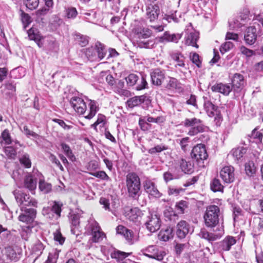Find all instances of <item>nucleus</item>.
I'll use <instances>...</instances> for the list:
<instances>
[{
	"label": "nucleus",
	"mask_w": 263,
	"mask_h": 263,
	"mask_svg": "<svg viewBox=\"0 0 263 263\" xmlns=\"http://www.w3.org/2000/svg\"><path fill=\"white\" fill-rule=\"evenodd\" d=\"M126 185L129 196L137 199L140 195L141 182L139 177L135 173H129L126 177Z\"/></svg>",
	"instance_id": "obj_1"
},
{
	"label": "nucleus",
	"mask_w": 263,
	"mask_h": 263,
	"mask_svg": "<svg viewBox=\"0 0 263 263\" xmlns=\"http://www.w3.org/2000/svg\"><path fill=\"white\" fill-rule=\"evenodd\" d=\"M219 208L216 205H210L206 207L203 215L204 223L208 228H214L219 222Z\"/></svg>",
	"instance_id": "obj_2"
},
{
	"label": "nucleus",
	"mask_w": 263,
	"mask_h": 263,
	"mask_svg": "<svg viewBox=\"0 0 263 263\" xmlns=\"http://www.w3.org/2000/svg\"><path fill=\"white\" fill-rule=\"evenodd\" d=\"M182 125L185 127H191L187 132V135L194 136L198 133L205 131V126L200 119L196 118H186L182 122Z\"/></svg>",
	"instance_id": "obj_3"
},
{
	"label": "nucleus",
	"mask_w": 263,
	"mask_h": 263,
	"mask_svg": "<svg viewBox=\"0 0 263 263\" xmlns=\"http://www.w3.org/2000/svg\"><path fill=\"white\" fill-rule=\"evenodd\" d=\"M86 232L91 235L90 240L94 243L99 242L105 237V234L101 231L99 223L95 220H90L86 227Z\"/></svg>",
	"instance_id": "obj_4"
},
{
	"label": "nucleus",
	"mask_w": 263,
	"mask_h": 263,
	"mask_svg": "<svg viewBox=\"0 0 263 263\" xmlns=\"http://www.w3.org/2000/svg\"><path fill=\"white\" fill-rule=\"evenodd\" d=\"M204 100V108L210 117H214L217 122L222 120V117L219 108L214 105L206 97H203Z\"/></svg>",
	"instance_id": "obj_5"
},
{
	"label": "nucleus",
	"mask_w": 263,
	"mask_h": 263,
	"mask_svg": "<svg viewBox=\"0 0 263 263\" xmlns=\"http://www.w3.org/2000/svg\"><path fill=\"white\" fill-rule=\"evenodd\" d=\"M204 100V108L210 117H214L217 122L222 120V117L219 108L214 105L206 97H203Z\"/></svg>",
	"instance_id": "obj_6"
},
{
	"label": "nucleus",
	"mask_w": 263,
	"mask_h": 263,
	"mask_svg": "<svg viewBox=\"0 0 263 263\" xmlns=\"http://www.w3.org/2000/svg\"><path fill=\"white\" fill-rule=\"evenodd\" d=\"M161 224L160 216L155 213H149L144 223L146 229L151 233H155L159 230Z\"/></svg>",
	"instance_id": "obj_7"
},
{
	"label": "nucleus",
	"mask_w": 263,
	"mask_h": 263,
	"mask_svg": "<svg viewBox=\"0 0 263 263\" xmlns=\"http://www.w3.org/2000/svg\"><path fill=\"white\" fill-rule=\"evenodd\" d=\"M192 158L196 160L200 165L203 163V161L206 160L208 155L205 149V145L203 144H198L195 146L191 154Z\"/></svg>",
	"instance_id": "obj_8"
},
{
	"label": "nucleus",
	"mask_w": 263,
	"mask_h": 263,
	"mask_svg": "<svg viewBox=\"0 0 263 263\" xmlns=\"http://www.w3.org/2000/svg\"><path fill=\"white\" fill-rule=\"evenodd\" d=\"M176 234L180 239H184L189 234L193 232L191 225L185 220H181L176 224Z\"/></svg>",
	"instance_id": "obj_9"
},
{
	"label": "nucleus",
	"mask_w": 263,
	"mask_h": 263,
	"mask_svg": "<svg viewBox=\"0 0 263 263\" xmlns=\"http://www.w3.org/2000/svg\"><path fill=\"white\" fill-rule=\"evenodd\" d=\"M22 212L18 219L23 222L29 224L33 222L36 218V210L33 208H27L25 206L21 207Z\"/></svg>",
	"instance_id": "obj_10"
},
{
	"label": "nucleus",
	"mask_w": 263,
	"mask_h": 263,
	"mask_svg": "<svg viewBox=\"0 0 263 263\" xmlns=\"http://www.w3.org/2000/svg\"><path fill=\"white\" fill-rule=\"evenodd\" d=\"M37 171L27 173L24 178V186L30 191H33L36 187L37 177L41 176Z\"/></svg>",
	"instance_id": "obj_11"
},
{
	"label": "nucleus",
	"mask_w": 263,
	"mask_h": 263,
	"mask_svg": "<svg viewBox=\"0 0 263 263\" xmlns=\"http://www.w3.org/2000/svg\"><path fill=\"white\" fill-rule=\"evenodd\" d=\"M258 32V28L256 25H254L247 28L245 34L244 39L248 45H253L256 41L257 35H260Z\"/></svg>",
	"instance_id": "obj_12"
},
{
	"label": "nucleus",
	"mask_w": 263,
	"mask_h": 263,
	"mask_svg": "<svg viewBox=\"0 0 263 263\" xmlns=\"http://www.w3.org/2000/svg\"><path fill=\"white\" fill-rule=\"evenodd\" d=\"M220 176L226 183L233 182L235 180L234 168L232 166L223 167L220 172Z\"/></svg>",
	"instance_id": "obj_13"
},
{
	"label": "nucleus",
	"mask_w": 263,
	"mask_h": 263,
	"mask_svg": "<svg viewBox=\"0 0 263 263\" xmlns=\"http://www.w3.org/2000/svg\"><path fill=\"white\" fill-rule=\"evenodd\" d=\"M72 107L80 115L84 114L86 110V104L84 100L79 97H73L70 101Z\"/></svg>",
	"instance_id": "obj_14"
},
{
	"label": "nucleus",
	"mask_w": 263,
	"mask_h": 263,
	"mask_svg": "<svg viewBox=\"0 0 263 263\" xmlns=\"http://www.w3.org/2000/svg\"><path fill=\"white\" fill-rule=\"evenodd\" d=\"M152 83L156 86H160L165 79V71L156 68L151 72Z\"/></svg>",
	"instance_id": "obj_15"
},
{
	"label": "nucleus",
	"mask_w": 263,
	"mask_h": 263,
	"mask_svg": "<svg viewBox=\"0 0 263 263\" xmlns=\"http://www.w3.org/2000/svg\"><path fill=\"white\" fill-rule=\"evenodd\" d=\"M232 89L234 92H239L242 89L245 85V79L243 75L236 73L231 78Z\"/></svg>",
	"instance_id": "obj_16"
},
{
	"label": "nucleus",
	"mask_w": 263,
	"mask_h": 263,
	"mask_svg": "<svg viewBox=\"0 0 263 263\" xmlns=\"http://www.w3.org/2000/svg\"><path fill=\"white\" fill-rule=\"evenodd\" d=\"M144 189L149 195L155 198H160L162 194L158 191L155 183L151 180H146L143 184Z\"/></svg>",
	"instance_id": "obj_17"
},
{
	"label": "nucleus",
	"mask_w": 263,
	"mask_h": 263,
	"mask_svg": "<svg viewBox=\"0 0 263 263\" xmlns=\"http://www.w3.org/2000/svg\"><path fill=\"white\" fill-rule=\"evenodd\" d=\"M211 90L213 92H219L224 96H228L233 89L232 87L229 84L219 83L213 85L211 87Z\"/></svg>",
	"instance_id": "obj_18"
},
{
	"label": "nucleus",
	"mask_w": 263,
	"mask_h": 263,
	"mask_svg": "<svg viewBox=\"0 0 263 263\" xmlns=\"http://www.w3.org/2000/svg\"><path fill=\"white\" fill-rule=\"evenodd\" d=\"M147 18L151 22L157 20L160 13L159 7L157 5H149L146 8Z\"/></svg>",
	"instance_id": "obj_19"
},
{
	"label": "nucleus",
	"mask_w": 263,
	"mask_h": 263,
	"mask_svg": "<svg viewBox=\"0 0 263 263\" xmlns=\"http://www.w3.org/2000/svg\"><path fill=\"white\" fill-rule=\"evenodd\" d=\"M198 235L201 238L204 239L209 242H212L218 239L220 236L209 232L204 228H201Z\"/></svg>",
	"instance_id": "obj_20"
},
{
	"label": "nucleus",
	"mask_w": 263,
	"mask_h": 263,
	"mask_svg": "<svg viewBox=\"0 0 263 263\" xmlns=\"http://www.w3.org/2000/svg\"><path fill=\"white\" fill-rule=\"evenodd\" d=\"M147 99L145 95L135 96L129 99L126 103L129 108H134L144 103Z\"/></svg>",
	"instance_id": "obj_21"
},
{
	"label": "nucleus",
	"mask_w": 263,
	"mask_h": 263,
	"mask_svg": "<svg viewBox=\"0 0 263 263\" xmlns=\"http://www.w3.org/2000/svg\"><path fill=\"white\" fill-rule=\"evenodd\" d=\"M28 37L30 40H33L37 46L41 48L43 46L42 40L44 37L37 32L34 29L30 28L28 31Z\"/></svg>",
	"instance_id": "obj_22"
},
{
	"label": "nucleus",
	"mask_w": 263,
	"mask_h": 263,
	"mask_svg": "<svg viewBox=\"0 0 263 263\" xmlns=\"http://www.w3.org/2000/svg\"><path fill=\"white\" fill-rule=\"evenodd\" d=\"M185 38V44L195 47L196 48H198V45L196 42L199 38L198 33L192 31L187 34Z\"/></svg>",
	"instance_id": "obj_23"
},
{
	"label": "nucleus",
	"mask_w": 263,
	"mask_h": 263,
	"mask_svg": "<svg viewBox=\"0 0 263 263\" xmlns=\"http://www.w3.org/2000/svg\"><path fill=\"white\" fill-rule=\"evenodd\" d=\"M236 240L232 236H227L220 242L219 247L223 251H229L231 246L235 244Z\"/></svg>",
	"instance_id": "obj_24"
},
{
	"label": "nucleus",
	"mask_w": 263,
	"mask_h": 263,
	"mask_svg": "<svg viewBox=\"0 0 263 263\" xmlns=\"http://www.w3.org/2000/svg\"><path fill=\"white\" fill-rule=\"evenodd\" d=\"M189 205V201L181 200L176 202L175 209L178 212V214H184L187 212Z\"/></svg>",
	"instance_id": "obj_25"
},
{
	"label": "nucleus",
	"mask_w": 263,
	"mask_h": 263,
	"mask_svg": "<svg viewBox=\"0 0 263 263\" xmlns=\"http://www.w3.org/2000/svg\"><path fill=\"white\" fill-rule=\"evenodd\" d=\"M170 55L174 61L177 62L175 67L178 66L184 67L185 66L184 57L180 52L178 51H172L170 52Z\"/></svg>",
	"instance_id": "obj_26"
},
{
	"label": "nucleus",
	"mask_w": 263,
	"mask_h": 263,
	"mask_svg": "<svg viewBox=\"0 0 263 263\" xmlns=\"http://www.w3.org/2000/svg\"><path fill=\"white\" fill-rule=\"evenodd\" d=\"M173 229L170 227L162 229L158 234L159 239L164 241H168L173 237Z\"/></svg>",
	"instance_id": "obj_27"
},
{
	"label": "nucleus",
	"mask_w": 263,
	"mask_h": 263,
	"mask_svg": "<svg viewBox=\"0 0 263 263\" xmlns=\"http://www.w3.org/2000/svg\"><path fill=\"white\" fill-rule=\"evenodd\" d=\"M182 34H171L168 32H165L162 37L163 41L168 42H172L174 43H178L179 40L181 38Z\"/></svg>",
	"instance_id": "obj_28"
},
{
	"label": "nucleus",
	"mask_w": 263,
	"mask_h": 263,
	"mask_svg": "<svg viewBox=\"0 0 263 263\" xmlns=\"http://www.w3.org/2000/svg\"><path fill=\"white\" fill-rule=\"evenodd\" d=\"M247 152V149L243 147H238L232 149L230 154L235 158L236 161H238L243 157Z\"/></svg>",
	"instance_id": "obj_29"
},
{
	"label": "nucleus",
	"mask_w": 263,
	"mask_h": 263,
	"mask_svg": "<svg viewBox=\"0 0 263 263\" xmlns=\"http://www.w3.org/2000/svg\"><path fill=\"white\" fill-rule=\"evenodd\" d=\"M210 189L213 192H223L224 186L221 184L220 180L215 178L210 182Z\"/></svg>",
	"instance_id": "obj_30"
},
{
	"label": "nucleus",
	"mask_w": 263,
	"mask_h": 263,
	"mask_svg": "<svg viewBox=\"0 0 263 263\" xmlns=\"http://www.w3.org/2000/svg\"><path fill=\"white\" fill-rule=\"evenodd\" d=\"M179 164L181 170L185 173L190 174L193 172V164L190 161H186L183 159H181Z\"/></svg>",
	"instance_id": "obj_31"
},
{
	"label": "nucleus",
	"mask_w": 263,
	"mask_h": 263,
	"mask_svg": "<svg viewBox=\"0 0 263 263\" xmlns=\"http://www.w3.org/2000/svg\"><path fill=\"white\" fill-rule=\"evenodd\" d=\"M95 48L97 50V61L103 59L107 53L105 46L100 42H97Z\"/></svg>",
	"instance_id": "obj_32"
},
{
	"label": "nucleus",
	"mask_w": 263,
	"mask_h": 263,
	"mask_svg": "<svg viewBox=\"0 0 263 263\" xmlns=\"http://www.w3.org/2000/svg\"><path fill=\"white\" fill-rule=\"evenodd\" d=\"M164 215L166 218L170 221L176 222L179 219V215L172 208H170L164 212Z\"/></svg>",
	"instance_id": "obj_33"
},
{
	"label": "nucleus",
	"mask_w": 263,
	"mask_h": 263,
	"mask_svg": "<svg viewBox=\"0 0 263 263\" xmlns=\"http://www.w3.org/2000/svg\"><path fill=\"white\" fill-rule=\"evenodd\" d=\"M166 87L168 89H175L179 91L183 89L181 83L176 78L172 77H169Z\"/></svg>",
	"instance_id": "obj_34"
},
{
	"label": "nucleus",
	"mask_w": 263,
	"mask_h": 263,
	"mask_svg": "<svg viewBox=\"0 0 263 263\" xmlns=\"http://www.w3.org/2000/svg\"><path fill=\"white\" fill-rule=\"evenodd\" d=\"M245 171L249 177H253L255 175L256 168L253 161H249L245 164Z\"/></svg>",
	"instance_id": "obj_35"
},
{
	"label": "nucleus",
	"mask_w": 263,
	"mask_h": 263,
	"mask_svg": "<svg viewBox=\"0 0 263 263\" xmlns=\"http://www.w3.org/2000/svg\"><path fill=\"white\" fill-rule=\"evenodd\" d=\"M254 24L256 25L258 28V32L260 34H263V11L255 16V18L253 20Z\"/></svg>",
	"instance_id": "obj_36"
},
{
	"label": "nucleus",
	"mask_w": 263,
	"mask_h": 263,
	"mask_svg": "<svg viewBox=\"0 0 263 263\" xmlns=\"http://www.w3.org/2000/svg\"><path fill=\"white\" fill-rule=\"evenodd\" d=\"M135 89L137 90H141L146 88L147 83L146 80V78L144 76H141L138 77V81L135 84Z\"/></svg>",
	"instance_id": "obj_37"
},
{
	"label": "nucleus",
	"mask_w": 263,
	"mask_h": 263,
	"mask_svg": "<svg viewBox=\"0 0 263 263\" xmlns=\"http://www.w3.org/2000/svg\"><path fill=\"white\" fill-rule=\"evenodd\" d=\"M5 254L9 260L16 261L18 258V255L11 247L5 248Z\"/></svg>",
	"instance_id": "obj_38"
},
{
	"label": "nucleus",
	"mask_w": 263,
	"mask_h": 263,
	"mask_svg": "<svg viewBox=\"0 0 263 263\" xmlns=\"http://www.w3.org/2000/svg\"><path fill=\"white\" fill-rule=\"evenodd\" d=\"M130 253L116 250L111 253V257L116 259L117 261H121L128 257Z\"/></svg>",
	"instance_id": "obj_39"
},
{
	"label": "nucleus",
	"mask_w": 263,
	"mask_h": 263,
	"mask_svg": "<svg viewBox=\"0 0 263 263\" xmlns=\"http://www.w3.org/2000/svg\"><path fill=\"white\" fill-rule=\"evenodd\" d=\"M13 194L14 196L15 200L17 203L18 206L21 208L22 203L25 199V197L26 196V194L23 193L22 191L20 190H14L13 192Z\"/></svg>",
	"instance_id": "obj_40"
},
{
	"label": "nucleus",
	"mask_w": 263,
	"mask_h": 263,
	"mask_svg": "<svg viewBox=\"0 0 263 263\" xmlns=\"http://www.w3.org/2000/svg\"><path fill=\"white\" fill-rule=\"evenodd\" d=\"M24 202L22 203L21 207L27 206H33L36 208L37 206V201L33 198L30 197L29 195H27L25 197V199L23 200Z\"/></svg>",
	"instance_id": "obj_41"
},
{
	"label": "nucleus",
	"mask_w": 263,
	"mask_h": 263,
	"mask_svg": "<svg viewBox=\"0 0 263 263\" xmlns=\"http://www.w3.org/2000/svg\"><path fill=\"white\" fill-rule=\"evenodd\" d=\"M89 112L88 115L85 116V118L87 119L90 120L96 115L98 109L97 107L96 102L94 101H90L89 104Z\"/></svg>",
	"instance_id": "obj_42"
},
{
	"label": "nucleus",
	"mask_w": 263,
	"mask_h": 263,
	"mask_svg": "<svg viewBox=\"0 0 263 263\" xmlns=\"http://www.w3.org/2000/svg\"><path fill=\"white\" fill-rule=\"evenodd\" d=\"M85 55L89 60L97 61V50L95 47L87 48L85 51Z\"/></svg>",
	"instance_id": "obj_43"
},
{
	"label": "nucleus",
	"mask_w": 263,
	"mask_h": 263,
	"mask_svg": "<svg viewBox=\"0 0 263 263\" xmlns=\"http://www.w3.org/2000/svg\"><path fill=\"white\" fill-rule=\"evenodd\" d=\"M243 25H244V22L243 21H241L238 16L229 22L230 29L237 30V29L241 27Z\"/></svg>",
	"instance_id": "obj_44"
},
{
	"label": "nucleus",
	"mask_w": 263,
	"mask_h": 263,
	"mask_svg": "<svg viewBox=\"0 0 263 263\" xmlns=\"http://www.w3.org/2000/svg\"><path fill=\"white\" fill-rule=\"evenodd\" d=\"M65 16L68 18L73 19L76 18L78 14L76 8L73 7H68L65 8Z\"/></svg>",
	"instance_id": "obj_45"
},
{
	"label": "nucleus",
	"mask_w": 263,
	"mask_h": 263,
	"mask_svg": "<svg viewBox=\"0 0 263 263\" xmlns=\"http://www.w3.org/2000/svg\"><path fill=\"white\" fill-rule=\"evenodd\" d=\"M158 248L156 246H149L142 251L144 256L149 258V256H153L155 255V253L157 251Z\"/></svg>",
	"instance_id": "obj_46"
},
{
	"label": "nucleus",
	"mask_w": 263,
	"mask_h": 263,
	"mask_svg": "<svg viewBox=\"0 0 263 263\" xmlns=\"http://www.w3.org/2000/svg\"><path fill=\"white\" fill-rule=\"evenodd\" d=\"M63 203L58 201H54L53 204L51 208V211L56 214L57 219L61 217V213L62 211L61 208Z\"/></svg>",
	"instance_id": "obj_47"
},
{
	"label": "nucleus",
	"mask_w": 263,
	"mask_h": 263,
	"mask_svg": "<svg viewBox=\"0 0 263 263\" xmlns=\"http://www.w3.org/2000/svg\"><path fill=\"white\" fill-rule=\"evenodd\" d=\"M153 32L149 28H143L140 31L137 32L136 35L139 39H146L151 36Z\"/></svg>",
	"instance_id": "obj_48"
},
{
	"label": "nucleus",
	"mask_w": 263,
	"mask_h": 263,
	"mask_svg": "<svg viewBox=\"0 0 263 263\" xmlns=\"http://www.w3.org/2000/svg\"><path fill=\"white\" fill-rule=\"evenodd\" d=\"M39 189L44 193H48L51 190V184L40 179Z\"/></svg>",
	"instance_id": "obj_49"
},
{
	"label": "nucleus",
	"mask_w": 263,
	"mask_h": 263,
	"mask_svg": "<svg viewBox=\"0 0 263 263\" xmlns=\"http://www.w3.org/2000/svg\"><path fill=\"white\" fill-rule=\"evenodd\" d=\"M61 147L62 149L64 151L66 155L70 159L71 161H73L75 159L74 156L73 155L72 151L68 145L66 143H62Z\"/></svg>",
	"instance_id": "obj_50"
},
{
	"label": "nucleus",
	"mask_w": 263,
	"mask_h": 263,
	"mask_svg": "<svg viewBox=\"0 0 263 263\" xmlns=\"http://www.w3.org/2000/svg\"><path fill=\"white\" fill-rule=\"evenodd\" d=\"M168 149L167 146L164 144H160L155 146L148 149V152L151 154H155L158 153H160L163 151Z\"/></svg>",
	"instance_id": "obj_51"
},
{
	"label": "nucleus",
	"mask_w": 263,
	"mask_h": 263,
	"mask_svg": "<svg viewBox=\"0 0 263 263\" xmlns=\"http://www.w3.org/2000/svg\"><path fill=\"white\" fill-rule=\"evenodd\" d=\"M142 212L138 208L132 209L130 211L129 219L132 221H136L140 217Z\"/></svg>",
	"instance_id": "obj_52"
},
{
	"label": "nucleus",
	"mask_w": 263,
	"mask_h": 263,
	"mask_svg": "<svg viewBox=\"0 0 263 263\" xmlns=\"http://www.w3.org/2000/svg\"><path fill=\"white\" fill-rule=\"evenodd\" d=\"M138 75L134 73L129 74L125 78L127 85L129 86H135V84H136V82L138 81Z\"/></svg>",
	"instance_id": "obj_53"
},
{
	"label": "nucleus",
	"mask_w": 263,
	"mask_h": 263,
	"mask_svg": "<svg viewBox=\"0 0 263 263\" xmlns=\"http://www.w3.org/2000/svg\"><path fill=\"white\" fill-rule=\"evenodd\" d=\"M20 162L26 168H30L31 166V162L27 154H25L20 158Z\"/></svg>",
	"instance_id": "obj_54"
},
{
	"label": "nucleus",
	"mask_w": 263,
	"mask_h": 263,
	"mask_svg": "<svg viewBox=\"0 0 263 263\" xmlns=\"http://www.w3.org/2000/svg\"><path fill=\"white\" fill-rule=\"evenodd\" d=\"M5 87L10 94H13L16 91V84L13 81H7L5 84Z\"/></svg>",
	"instance_id": "obj_55"
},
{
	"label": "nucleus",
	"mask_w": 263,
	"mask_h": 263,
	"mask_svg": "<svg viewBox=\"0 0 263 263\" xmlns=\"http://www.w3.org/2000/svg\"><path fill=\"white\" fill-rule=\"evenodd\" d=\"M155 45V43L153 40H148L146 41H139L138 43V46L140 48H153Z\"/></svg>",
	"instance_id": "obj_56"
},
{
	"label": "nucleus",
	"mask_w": 263,
	"mask_h": 263,
	"mask_svg": "<svg viewBox=\"0 0 263 263\" xmlns=\"http://www.w3.org/2000/svg\"><path fill=\"white\" fill-rule=\"evenodd\" d=\"M24 4L26 7L30 10L36 9L39 4V0H24Z\"/></svg>",
	"instance_id": "obj_57"
},
{
	"label": "nucleus",
	"mask_w": 263,
	"mask_h": 263,
	"mask_svg": "<svg viewBox=\"0 0 263 263\" xmlns=\"http://www.w3.org/2000/svg\"><path fill=\"white\" fill-rule=\"evenodd\" d=\"M91 175L103 180L109 181L110 180L109 177L103 171L92 173Z\"/></svg>",
	"instance_id": "obj_58"
},
{
	"label": "nucleus",
	"mask_w": 263,
	"mask_h": 263,
	"mask_svg": "<svg viewBox=\"0 0 263 263\" xmlns=\"http://www.w3.org/2000/svg\"><path fill=\"white\" fill-rule=\"evenodd\" d=\"M21 20L25 28H26L32 22L31 18L29 15L23 11L21 13Z\"/></svg>",
	"instance_id": "obj_59"
},
{
	"label": "nucleus",
	"mask_w": 263,
	"mask_h": 263,
	"mask_svg": "<svg viewBox=\"0 0 263 263\" xmlns=\"http://www.w3.org/2000/svg\"><path fill=\"white\" fill-rule=\"evenodd\" d=\"M80 215L79 214H73L70 216V221L73 227L78 228L80 225Z\"/></svg>",
	"instance_id": "obj_60"
},
{
	"label": "nucleus",
	"mask_w": 263,
	"mask_h": 263,
	"mask_svg": "<svg viewBox=\"0 0 263 263\" xmlns=\"http://www.w3.org/2000/svg\"><path fill=\"white\" fill-rule=\"evenodd\" d=\"M166 253L164 251L159 250L158 249L157 251L155 253V255H154L153 256H149V258L155 259L158 261H162Z\"/></svg>",
	"instance_id": "obj_61"
},
{
	"label": "nucleus",
	"mask_w": 263,
	"mask_h": 263,
	"mask_svg": "<svg viewBox=\"0 0 263 263\" xmlns=\"http://www.w3.org/2000/svg\"><path fill=\"white\" fill-rule=\"evenodd\" d=\"M179 144L181 149L184 152L186 151L190 142V138L188 137H186L182 138L181 139H179Z\"/></svg>",
	"instance_id": "obj_62"
},
{
	"label": "nucleus",
	"mask_w": 263,
	"mask_h": 263,
	"mask_svg": "<svg viewBox=\"0 0 263 263\" xmlns=\"http://www.w3.org/2000/svg\"><path fill=\"white\" fill-rule=\"evenodd\" d=\"M5 154L10 158L14 159L16 155V151L12 146H7L5 148Z\"/></svg>",
	"instance_id": "obj_63"
},
{
	"label": "nucleus",
	"mask_w": 263,
	"mask_h": 263,
	"mask_svg": "<svg viewBox=\"0 0 263 263\" xmlns=\"http://www.w3.org/2000/svg\"><path fill=\"white\" fill-rule=\"evenodd\" d=\"M233 47V44L231 42H227L222 44L220 48V51L222 54H224L227 51L232 49Z\"/></svg>",
	"instance_id": "obj_64"
}]
</instances>
